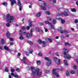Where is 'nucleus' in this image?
Segmentation results:
<instances>
[{
	"label": "nucleus",
	"instance_id": "nucleus-62",
	"mask_svg": "<svg viewBox=\"0 0 78 78\" xmlns=\"http://www.w3.org/2000/svg\"><path fill=\"white\" fill-rule=\"evenodd\" d=\"M10 40L11 41H13L14 39L13 38H10Z\"/></svg>",
	"mask_w": 78,
	"mask_h": 78
},
{
	"label": "nucleus",
	"instance_id": "nucleus-59",
	"mask_svg": "<svg viewBox=\"0 0 78 78\" xmlns=\"http://www.w3.org/2000/svg\"><path fill=\"white\" fill-rule=\"evenodd\" d=\"M21 55L20 54V53H18L17 54V55L18 56H20Z\"/></svg>",
	"mask_w": 78,
	"mask_h": 78
},
{
	"label": "nucleus",
	"instance_id": "nucleus-17",
	"mask_svg": "<svg viewBox=\"0 0 78 78\" xmlns=\"http://www.w3.org/2000/svg\"><path fill=\"white\" fill-rule=\"evenodd\" d=\"M1 43L3 45H4L5 44V40H4V39H2L1 40Z\"/></svg>",
	"mask_w": 78,
	"mask_h": 78
},
{
	"label": "nucleus",
	"instance_id": "nucleus-49",
	"mask_svg": "<svg viewBox=\"0 0 78 78\" xmlns=\"http://www.w3.org/2000/svg\"><path fill=\"white\" fill-rule=\"evenodd\" d=\"M21 29L22 30H25V27H21Z\"/></svg>",
	"mask_w": 78,
	"mask_h": 78
},
{
	"label": "nucleus",
	"instance_id": "nucleus-42",
	"mask_svg": "<svg viewBox=\"0 0 78 78\" xmlns=\"http://www.w3.org/2000/svg\"><path fill=\"white\" fill-rule=\"evenodd\" d=\"M49 39L48 38H45V40L46 41L48 42V41H49Z\"/></svg>",
	"mask_w": 78,
	"mask_h": 78
},
{
	"label": "nucleus",
	"instance_id": "nucleus-54",
	"mask_svg": "<svg viewBox=\"0 0 78 78\" xmlns=\"http://www.w3.org/2000/svg\"><path fill=\"white\" fill-rule=\"evenodd\" d=\"M52 2L53 3H56V0H53L52 1Z\"/></svg>",
	"mask_w": 78,
	"mask_h": 78
},
{
	"label": "nucleus",
	"instance_id": "nucleus-12",
	"mask_svg": "<svg viewBox=\"0 0 78 78\" xmlns=\"http://www.w3.org/2000/svg\"><path fill=\"white\" fill-rule=\"evenodd\" d=\"M10 2H11V5L12 6H13L14 3H16V1L15 0H10Z\"/></svg>",
	"mask_w": 78,
	"mask_h": 78
},
{
	"label": "nucleus",
	"instance_id": "nucleus-9",
	"mask_svg": "<svg viewBox=\"0 0 78 78\" xmlns=\"http://www.w3.org/2000/svg\"><path fill=\"white\" fill-rule=\"evenodd\" d=\"M68 12H69V10L68 9H65L64 12L62 13V14L65 16H68L69 15L67 13Z\"/></svg>",
	"mask_w": 78,
	"mask_h": 78
},
{
	"label": "nucleus",
	"instance_id": "nucleus-19",
	"mask_svg": "<svg viewBox=\"0 0 78 78\" xmlns=\"http://www.w3.org/2000/svg\"><path fill=\"white\" fill-rule=\"evenodd\" d=\"M44 23L45 24H48V25H51V23L49 22V21H44Z\"/></svg>",
	"mask_w": 78,
	"mask_h": 78
},
{
	"label": "nucleus",
	"instance_id": "nucleus-14",
	"mask_svg": "<svg viewBox=\"0 0 78 78\" xmlns=\"http://www.w3.org/2000/svg\"><path fill=\"white\" fill-rule=\"evenodd\" d=\"M6 35L8 39H9L10 37V33L9 32H6Z\"/></svg>",
	"mask_w": 78,
	"mask_h": 78
},
{
	"label": "nucleus",
	"instance_id": "nucleus-27",
	"mask_svg": "<svg viewBox=\"0 0 78 78\" xmlns=\"http://www.w3.org/2000/svg\"><path fill=\"white\" fill-rule=\"evenodd\" d=\"M27 42L29 43V44H30V45H33V43L31 41H27Z\"/></svg>",
	"mask_w": 78,
	"mask_h": 78
},
{
	"label": "nucleus",
	"instance_id": "nucleus-50",
	"mask_svg": "<svg viewBox=\"0 0 78 78\" xmlns=\"http://www.w3.org/2000/svg\"><path fill=\"white\" fill-rule=\"evenodd\" d=\"M58 20H59V21H62V19L61 18H58Z\"/></svg>",
	"mask_w": 78,
	"mask_h": 78
},
{
	"label": "nucleus",
	"instance_id": "nucleus-13",
	"mask_svg": "<svg viewBox=\"0 0 78 78\" xmlns=\"http://www.w3.org/2000/svg\"><path fill=\"white\" fill-rule=\"evenodd\" d=\"M69 32L68 31L66 30H61L60 31V33H61V34H62L63 33H66V34L68 33Z\"/></svg>",
	"mask_w": 78,
	"mask_h": 78
},
{
	"label": "nucleus",
	"instance_id": "nucleus-63",
	"mask_svg": "<svg viewBox=\"0 0 78 78\" xmlns=\"http://www.w3.org/2000/svg\"><path fill=\"white\" fill-rule=\"evenodd\" d=\"M13 43L12 42L10 43V45H13Z\"/></svg>",
	"mask_w": 78,
	"mask_h": 78
},
{
	"label": "nucleus",
	"instance_id": "nucleus-55",
	"mask_svg": "<svg viewBox=\"0 0 78 78\" xmlns=\"http://www.w3.org/2000/svg\"><path fill=\"white\" fill-rule=\"evenodd\" d=\"M75 23H78V19H76L75 20Z\"/></svg>",
	"mask_w": 78,
	"mask_h": 78
},
{
	"label": "nucleus",
	"instance_id": "nucleus-37",
	"mask_svg": "<svg viewBox=\"0 0 78 78\" xmlns=\"http://www.w3.org/2000/svg\"><path fill=\"white\" fill-rule=\"evenodd\" d=\"M61 23H62V24H64V23H65V20H62V21H61Z\"/></svg>",
	"mask_w": 78,
	"mask_h": 78
},
{
	"label": "nucleus",
	"instance_id": "nucleus-34",
	"mask_svg": "<svg viewBox=\"0 0 78 78\" xmlns=\"http://www.w3.org/2000/svg\"><path fill=\"white\" fill-rule=\"evenodd\" d=\"M38 42L39 44H42V40L41 39H39L38 41Z\"/></svg>",
	"mask_w": 78,
	"mask_h": 78
},
{
	"label": "nucleus",
	"instance_id": "nucleus-28",
	"mask_svg": "<svg viewBox=\"0 0 78 78\" xmlns=\"http://www.w3.org/2000/svg\"><path fill=\"white\" fill-rule=\"evenodd\" d=\"M41 63V61H37V65H40Z\"/></svg>",
	"mask_w": 78,
	"mask_h": 78
},
{
	"label": "nucleus",
	"instance_id": "nucleus-26",
	"mask_svg": "<svg viewBox=\"0 0 78 78\" xmlns=\"http://www.w3.org/2000/svg\"><path fill=\"white\" fill-rule=\"evenodd\" d=\"M35 30L37 32H40L39 29L37 27L35 28Z\"/></svg>",
	"mask_w": 78,
	"mask_h": 78
},
{
	"label": "nucleus",
	"instance_id": "nucleus-53",
	"mask_svg": "<svg viewBox=\"0 0 78 78\" xmlns=\"http://www.w3.org/2000/svg\"><path fill=\"white\" fill-rule=\"evenodd\" d=\"M73 68L74 69H77V67H76V66H74Z\"/></svg>",
	"mask_w": 78,
	"mask_h": 78
},
{
	"label": "nucleus",
	"instance_id": "nucleus-36",
	"mask_svg": "<svg viewBox=\"0 0 78 78\" xmlns=\"http://www.w3.org/2000/svg\"><path fill=\"white\" fill-rule=\"evenodd\" d=\"M10 25H11V24H10L9 23H7L6 24V26L7 27H10Z\"/></svg>",
	"mask_w": 78,
	"mask_h": 78
},
{
	"label": "nucleus",
	"instance_id": "nucleus-5",
	"mask_svg": "<svg viewBox=\"0 0 78 78\" xmlns=\"http://www.w3.org/2000/svg\"><path fill=\"white\" fill-rule=\"evenodd\" d=\"M46 6L47 7H48L49 6V5L46 3L44 2H43V3L42 5L40 6V7L43 10H46Z\"/></svg>",
	"mask_w": 78,
	"mask_h": 78
},
{
	"label": "nucleus",
	"instance_id": "nucleus-2",
	"mask_svg": "<svg viewBox=\"0 0 78 78\" xmlns=\"http://www.w3.org/2000/svg\"><path fill=\"white\" fill-rule=\"evenodd\" d=\"M33 28H32L30 30V34L29 33H27L25 32H23L24 34H26V37L27 39H30L31 37L33 36Z\"/></svg>",
	"mask_w": 78,
	"mask_h": 78
},
{
	"label": "nucleus",
	"instance_id": "nucleus-24",
	"mask_svg": "<svg viewBox=\"0 0 78 78\" xmlns=\"http://www.w3.org/2000/svg\"><path fill=\"white\" fill-rule=\"evenodd\" d=\"M45 13L47 15H51V13H50V12H49L48 11H45Z\"/></svg>",
	"mask_w": 78,
	"mask_h": 78
},
{
	"label": "nucleus",
	"instance_id": "nucleus-64",
	"mask_svg": "<svg viewBox=\"0 0 78 78\" xmlns=\"http://www.w3.org/2000/svg\"><path fill=\"white\" fill-rule=\"evenodd\" d=\"M76 5L78 6V1H77L76 3Z\"/></svg>",
	"mask_w": 78,
	"mask_h": 78
},
{
	"label": "nucleus",
	"instance_id": "nucleus-58",
	"mask_svg": "<svg viewBox=\"0 0 78 78\" xmlns=\"http://www.w3.org/2000/svg\"><path fill=\"white\" fill-rule=\"evenodd\" d=\"M31 5H32V4H31H31H30V5H29V8H31Z\"/></svg>",
	"mask_w": 78,
	"mask_h": 78
},
{
	"label": "nucleus",
	"instance_id": "nucleus-56",
	"mask_svg": "<svg viewBox=\"0 0 78 78\" xmlns=\"http://www.w3.org/2000/svg\"><path fill=\"white\" fill-rule=\"evenodd\" d=\"M44 30L45 32H47L48 31V29H46V28H44Z\"/></svg>",
	"mask_w": 78,
	"mask_h": 78
},
{
	"label": "nucleus",
	"instance_id": "nucleus-25",
	"mask_svg": "<svg viewBox=\"0 0 78 78\" xmlns=\"http://www.w3.org/2000/svg\"><path fill=\"white\" fill-rule=\"evenodd\" d=\"M53 24H55L56 23V19H53L52 21Z\"/></svg>",
	"mask_w": 78,
	"mask_h": 78
},
{
	"label": "nucleus",
	"instance_id": "nucleus-22",
	"mask_svg": "<svg viewBox=\"0 0 78 78\" xmlns=\"http://www.w3.org/2000/svg\"><path fill=\"white\" fill-rule=\"evenodd\" d=\"M20 35L21 36H23V32L22 31V30H20Z\"/></svg>",
	"mask_w": 78,
	"mask_h": 78
},
{
	"label": "nucleus",
	"instance_id": "nucleus-29",
	"mask_svg": "<svg viewBox=\"0 0 78 78\" xmlns=\"http://www.w3.org/2000/svg\"><path fill=\"white\" fill-rule=\"evenodd\" d=\"M28 51H29L30 53H33V49H30L28 50Z\"/></svg>",
	"mask_w": 78,
	"mask_h": 78
},
{
	"label": "nucleus",
	"instance_id": "nucleus-3",
	"mask_svg": "<svg viewBox=\"0 0 78 78\" xmlns=\"http://www.w3.org/2000/svg\"><path fill=\"white\" fill-rule=\"evenodd\" d=\"M6 18L7 22L8 23H11L12 22V20H14V17H13V16H11L9 14H7Z\"/></svg>",
	"mask_w": 78,
	"mask_h": 78
},
{
	"label": "nucleus",
	"instance_id": "nucleus-52",
	"mask_svg": "<svg viewBox=\"0 0 78 78\" xmlns=\"http://www.w3.org/2000/svg\"><path fill=\"white\" fill-rule=\"evenodd\" d=\"M39 25L40 26H42L44 25V23H40Z\"/></svg>",
	"mask_w": 78,
	"mask_h": 78
},
{
	"label": "nucleus",
	"instance_id": "nucleus-18",
	"mask_svg": "<svg viewBox=\"0 0 78 78\" xmlns=\"http://www.w3.org/2000/svg\"><path fill=\"white\" fill-rule=\"evenodd\" d=\"M51 27V30H52L55 29V27H54V26L53 25H52V24L51 23V24H50L49 25Z\"/></svg>",
	"mask_w": 78,
	"mask_h": 78
},
{
	"label": "nucleus",
	"instance_id": "nucleus-61",
	"mask_svg": "<svg viewBox=\"0 0 78 78\" xmlns=\"http://www.w3.org/2000/svg\"><path fill=\"white\" fill-rule=\"evenodd\" d=\"M71 30L72 31H75V29H74V28H71Z\"/></svg>",
	"mask_w": 78,
	"mask_h": 78
},
{
	"label": "nucleus",
	"instance_id": "nucleus-15",
	"mask_svg": "<svg viewBox=\"0 0 78 78\" xmlns=\"http://www.w3.org/2000/svg\"><path fill=\"white\" fill-rule=\"evenodd\" d=\"M4 48L5 50H7V51H9V47H6V45L4 46Z\"/></svg>",
	"mask_w": 78,
	"mask_h": 78
},
{
	"label": "nucleus",
	"instance_id": "nucleus-38",
	"mask_svg": "<svg viewBox=\"0 0 78 78\" xmlns=\"http://www.w3.org/2000/svg\"><path fill=\"white\" fill-rule=\"evenodd\" d=\"M13 76L15 78H19V76H18L17 74H14Z\"/></svg>",
	"mask_w": 78,
	"mask_h": 78
},
{
	"label": "nucleus",
	"instance_id": "nucleus-57",
	"mask_svg": "<svg viewBox=\"0 0 78 78\" xmlns=\"http://www.w3.org/2000/svg\"><path fill=\"white\" fill-rule=\"evenodd\" d=\"M55 55L57 56H59V55L58 54V52H57L55 53Z\"/></svg>",
	"mask_w": 78,
	"mask_h": 78
},
{
	"label": "nucleus",
	"instance_id": "nucleus-43",
	"mask_svg": "<svg viewBox=\"0 0 78 78\" xmlns=\"http://www.w3.org/2000/svg\"><path fill=\"white\" fill-rule=\"evenodd\" d=\"M27 69L28 71H30V67L29 66H27Z\"/></svg>",
	"mask_w": 78,
	"mask_h": 78
},
{
	"label": "nucleus",
	"instance_id": "nucleus-39",
	"mask_svg": "<svg viewBox=\"0 0 78 78\" xmlns=\"http://www.w3.org/2000/svg\"><path fill=\"white\" fill-rule=\"evenodd\" d=\"M49 42L51 43L52 42V41H53V39L51 38H50L49 39Z\"/></svg>",
	"mask_w": 78,
	"mask_h": 78
},
{
	"label": "nucleus",
	"instance_id": "nucleus-40",
	"mask_svg": "<svg viewBox=\"0 0 78 78\" xmlns=\"http://www.w3.org/2000/svg\"><path fill=\"white\" fill-rule=\"evenodd\" d=\"M38 55L39 56H42V53L41 52H39L38 53Z\"/></svg>",
	"mask_w": 78,
	"mask_h": 78
},
{
	"label": "nucleus",
	"instance_id": "nucleus-46",
	"mask_svg": "<svg viewBox=\"0 0 78 78\" xmlns=\"http://www.w3.org/2000/svg\"><path fill=\"white\" fill-rule=\"evenodd\" d=\"M71 10L73 12H75L76 11V9H72Z\"/></svg>",
	"mask_w": 78,
	"mask_h": 78
},
{
	"label": "nucleus",
	"instance_id": "nucleus-16",
	"mask_svg": "<svg viewBox=\"0 0 78 78\" xmlns=\"http://www.w3.org/2000/svg\"><path fill=\"white\" fill-rule=\"evenodd\" d=\"M27 59V58H26V57H23V62L24 63V64H27V63L25 62V59Z\"/></svg>",
	"mask_w": 78,
	"mask_h": 78
},
{
	"label": "nucleus",
	"instance_id": "nucleus-11",
	"mask_svg": "<svg viewBox=\"0 0 78 78\" xmlns=\"http://www.w3.org/2000/svg\"><path fill=\"white\" fill-rule=\"evenodd\" d=\"M17 5L19 6V9L20 11L22 10V4H21V3L20 0H18L17 2Z\"/></svg>",
	"mask_w": 78,
	"mask_h": 78
},
{
	"label": "nucleus",
	"instance_id": "nucleus-10",
	"mask_svg": "<svg viewBox=\"0 0 78 78\" xmlns=\"http://www.w3.org/2000/svg\"><path fill=\"white\" fill-rule=\"evenodd\" d=\"M28 22L29 23V26H27L26 27V28L27 30H30V27H32V22H31V21L30 20H29Z\"/></svg>",
	"mask_w": 78,
	"mask_h": 78
},
{
	"label": "nucleus",
	"instance_id": "nucleus-4",
	"mask_svg": "<svg viewBox=\"0 0 78 78\" xmlns=\"http://www.w3.org/2000/svg\"><path fill=\"white\" fill-rule=\"evenodd\" d=\"M63 50L64 51V52H63V54L65 55H66V58H67V59H70L71 58V56H70V55L69 54L67 55V53L69 52V51L68 50V49H67L66 48H64Z\"/></svg>",
	"mask_w": 78,
	"mask_h": 78
},
{
	"label": "nucleus",
	"instance_id": "nucleus-30",
	"mask_svg": "<svg viewBox=\"0 0 78 78\" xmlns=\"http://www.w3.org/2000/svg\"><path fill=\"white\" fill-rule=\"evenodd\" d=\"M20 69L19 68H17L16 69V71L17 72L19 73L20 72Z\"/></svg>",
	"mask_w": 78,
	"mask_h": 78
},
{
	"label": "nucleus",
	"instance_id": "nucleus-41",
	"mask_svg": "<svg viewBox=\"0 0 78 78\" xmlns=\"http://www.w3.org/2000/svg\"><path fill=\"white\" fill-rule=\"evenodd\" d=\"M5 70L6 72H8L9 71V69H8V68H6L5 69Z\"/></svg>",
	"mask_w": 78,
	"mask_h": 78
},
{
	"label": "nucleus",
	"instance_id": "nucleus-51",
	"mask_svg": "<svg viewBox=\"0 0 78 78\" xmlns=\"http://www.w3.org/2000/svg\"><path fill=\"white\" fill-rule=\"evenodd\" d=\"M46 73H50V71L48 70H47L46 71Z\"/></svg>",
	"mask_w": 78,
	"mask_h": 78
},
{
	"label": "nucleus",
	"instance_id": "nucleus-6",
	"mask_svg": "<svg viewBox=\"0 0 78 78\" xmlns=\"http://www.w3.org/2000/svg\"><path fill=\"white\" fill-rule=\"evenodd\" d=\"M44 59L45 60H47L48 61V62L46 63V65L48 66V67H49V66H50V65L51 63V59H49V58L47 57H45Z\"/></svg>",
	"mask_w": 78,
	"mask_h": 78
},
{
	"label": "nucleus",
	"instance_id": "nucleus-45",
	"mask_svg": "<svg viewBox=\"0 0 78 78\" xmlns=\"http://www.w3.org/2000/svg\"><path fill=\"white\" fill-rule=\"evenodd\" d=\"M70 45V44L67 42L65 44V46H67V45Z\"/></svg>",
	"mask_w": 78,
	"mask_h": 78
},
{
	"label": "nucleus",
	"instance_id": "nucleus-47",
	"mask_svg": "<svg viewBox=\"0 0 78 78\" xmlns=\"http://www.w3.org/2000/svg\"><path fill=\"white\" fill-rule=\"evenodd\" d=\"M59 70L60 71V72H62L63 71V69L62 67H61V68Z\"/></svg>",
	"mask_w": 78,
	"mask_h": 78
},
{
	"label": "nucleus",
	"instance_id": "nucleus-7",
	"mask_svg": "<svg viewBox=\"0 0 78 78\" xmlns=\"http://www.w3.org/2000/svg\"><path fill=\"white\" fill-rule=\"evenodd\" d=\"M58 69H53L52 70V74L54 75H56L57 77H59V75L58 73H56V71Z\"/></svg>",
	"mask_w": 78,
	"mask_h": 78
},
{
	"label": "nucleus",
	"instance_id": "nucleus-48",
	"mask_svg": "<svg viewBox=\"0 0 78 78\" xmlns=\"http://www.w3.org/2000/svg\"><path fill=\"white\" fill-rule=\"evenodd\" d=\"M14 71H15V70L14 69H11V72L13 73V72H14Z\"/></svg>",
	"mask_w": 78,
	"mask_h": 78
},
{
	"label": "nucleus",
	"instance_id": "nucleus-1",
	"mask_svg": "<svg viewBox=\"0 0 78 78\" xmlns=\"http://www.w3.org/2000/svg\"><path fill=\"white\" fill-rule=\"evenodd\" d=\"M30 69L32 72L31 74V75H32V76H35V75H36V72L37 73V76H40L42 75V72H39V71L40 70L39 69L37 68L36 70L34 68H33V66H31Z\"/></svg>",
	"mask_w": 78,
	"mask_h": 78
},
{
	"label": "nucleus",
	"instance_id": "nucleus-23",
	"mask_svg": "<svg viewBox=\"0 0 78 78\" xmlns=\"http://www.w3.org/2000/svg\"><path fill=\"white\" fill-rule=\"evenodd\" d=\"M64 62L66 66H68V63H67V60H64Z\"/></svg>",
	"mask_w": 78,
	"mask_h": 78
},
{
	"label": "nucleus",
	"instance_id": "nucleus-32",
	"mask_svg": "<svg viewBox=\"0 0 78 78\" xmlns=\"http://www.w3.org/2000/svg\"><path fill=\"white\" fill-rule=\"evenodd\" d=\"M62 27H60L58 29V31H62Z\"/></svg>",
	"mask_w": 78,
	"mask_h": 78
},
{
	"label": "nucleus",
	"instance_id": "nucleus-60",
	"mask_svg": "<svg viewBox=\"0 0 78 78\" xmlns=\"http://www.w3.org/2000/svg\"><path fill=\"white\" fill-rule=\"evenodd\" d=\"M55 39H59V37H58V36H56L55 37Z\"/></svg>",
	"mask_w": 78,
	"mask_h": 78
},
{
	"label": "nucleus",
	"instance_id": "nucleus-35",
	"mask_svg": "<svg viewBox=\"0 0 78 78\" xmlns=\"http://www.w3.org/2000/svg\"><path fill=\"white\" fill-rule=\"evenodd\" d=\"M70 72L71 74H75V71H74L71 70L70 71Z\"/></svg>",
	"mask_w": 78,
	"mask_h": 78
},
{
	"label": "nucleus",
	"instance_id": "nucleus-21",
	"mask_svg": "<svg viewBox=\"0 0 78 78\" xmlns=\"http://www.w3.org/2000/svg\"><path fill=\"white\" fill-rule=\"evenodd\" d=\"M66 75L67 76H68L70 75V74L69 73V72L68 71V70H66Z\"/></svg>",
	"mask_w": 78,
	"mask_h": 78
},
{
	"label": "nucleus",
	"instance_id": "nucleus-44",
	"mask_svg": "<svg viewBox=\"0 0 78 78\" xmlns=\"http://www.w3.org/2000/svg\"><path fill=\"white\" fill-rule=\"evenodd\" d=\"M42 44H43V45H46V44H47V43L45 41H42Z\"/></svg>",
	"mask_w": 78,
	"mask_h": 78
},
{
	"label": "nucleus",
	"instance_id": "nucleus-33",
	"mask_svg": "<svg viewBox=\"0 0 78 78\" xmlns=\"http://www.w3.org/2000/svg\"><path fill=\"white\" fill-rule=\"evenodd\" d=\"M41 13L40 12L38 13L37 14V16L38 17H40V16H41Z\"/></svg>",
	"mask_w": 78,
	"mask_h": 78
},
{
	"label": "nucleus",
	"instance_id": "nucleus-31",
	"mask_svg": "<svg viewBox=\"0 0 78 78\" xmlns=\"http://www.w3.org/2000/svg\"><path fill=\"white\" fill-rule=\"evenodd\" d=\"M19 39L20 40H23L24 39V38L23 37V36H20L19 37Z\"/></svg>",
	"mask_w": 78,
	"mask_h": 78
},
{
	"label": "nucleus",
	"instance_id": "nucleus-20",
	"mask_svg": "<svg viewBox=\"0 0 78 78\" xmlns=\"http://www.w3.org/2000/svg\"><path fill=\"white\" fill-rule=\"evenodd\" d=\"M2 4L3 5H4V6H7V5H8V4L6 2H3Z\"/></svg>",
	"mask_w": 78,
	"mask_h": 78
},
{
	"label": "nucleus",
	"instance_id": "nucleus-8",
	"mask_svg": "<svg viewBox=\"0 0 78 78\" xmlns=\"http://www.w3.org/2000/svg\"><path fill=\"white\" fill-rule=\"evenodd\" d=\"M53 60L55 62L56 64H57L58 65V64H59L61 62V61H60V60L58 59V58H56V57H54L53 58Z\"/></svg>",
	"mask_w": 78,
	"mask_h": 78
}]
</instances>
